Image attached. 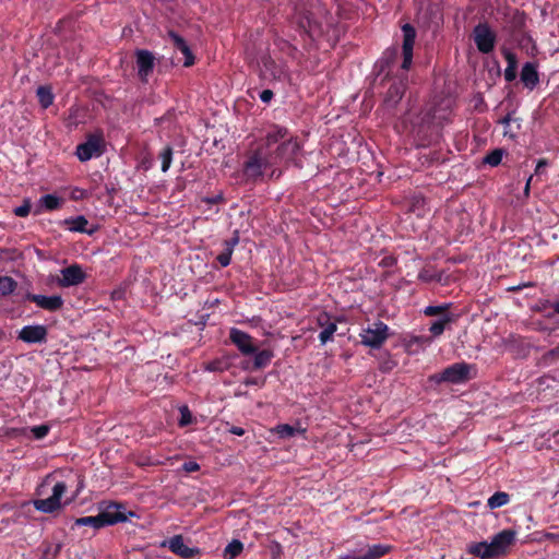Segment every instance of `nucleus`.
I'll return each instance as SVG.
<instances>
[{"instance_id": "1", "label": "nucleus", "mask_w": 559, "mask_h": 559, "mask_svg": "<svg viewBox=\"0 0 559 559\" xmlns=\"http://www.w3.org/2000/svg\"><path fill=\"white\" fill-rule=\"evenodd\" d=\"M229 340L241 353L242 356H253L252 361H242L243 370H260L267 367L274 357L271 349L259 350L255 340L245 331L231 328L229 331Z\"/></svg>"}, {"instance_id": "2", "label": "nucleus", "mask_w": 559, "mask_h": 559, "mask_svg": "<svg viewBox=\"0 0 559 559\" xmlns=\"http://www.w3.org/2000/svg\"><path fill=\"white\" fill-rule=\"evenodd\" d=\"M271 169L270 179H278L282 170L275 168L267 147H257L251 151L242 166V176L247 183L255 185L264 179V174Z\"/></svg>"}, {"instance_id": "3", "label": "nucleus", "mask_w": 559, "mask_h": 559, "mask_svg": "<svg viewBox=\"0 0 559 559\" xmlns=\"http://www.w3.org/2000/svg\"><path fill=\"white\" fill-rule=\"evenodd\" d=\"M474 367L465 361L455 362L444 368L441 372L431 374L429 381L437 384L443 382L463 384L473 378L471 373Z\"/></svg>"}, {"instance_id": "4", "label": "nucleus", "mask_w": 559, "mask_h": 559, "mask_svg": "<svg viewBox=\"0 0 559 559\" xmlns=\"http://www.w3.org/2000/svg\"><path fill=\"white\" fill-rule=\"evenodd\" d=\"M67 490L68 486L64 481H57L52 486L51 496L45 499L33 500V506L35 510L47 514H51L61 510L64 504H69L71 501L68 500L64 503L61 502V498L67 492Z\"/></svg>"}, {"instance_id": "5", "label": "nucleus", "mask_w": 559, "mask_h": 559, "mask_svg": "<svg viewBox=\"0 0 559 559\" xmlns=\"http://www.w3.org/2000/svg\"><path fill=\"white\" fill-rule=\"evenodd\" d=\"M472 37L479 52L488 55L493 51L497 34L487 22L475 25Z\"/></svg>"}, {"instance_id": "6", "label": "nucleus", "mask_w": 559, "mask_h": 559, "mask_svg": "<svg viewBox=\"0 0 559 559\" xmlns=\"http://www.w3.org/2000/svg\"><path fill=\"white\" fill-rule=\"evenodd\" d=\"M104 526H110L118 523H124L130 518L136 516L133 511H127L126 504L122 502L110 501L99 511Z\"/></svg>"}, {"instance_id": "7", "label": "nucleus", "mask_w": 559, "mask_h": 559, "mask_svg": "<svg viewBox=\"0 0 559 559\" xmlns=\"http://www.w3.org/2000/svg\"><path fill=\"white\" fill-rule=\"evenodd\" d=\"M293 22L301 33L313 37L321 32L320 24L314 20L313 14L304 4L296 5L293 14Z\"/></svg>"}, {"instance_id": "8", "label": "nucleus", "mask_w": 559, "mask_h": 559, "mask_svg": "<svg viewBox=\"0 0 559 559\" xmlns=\"http://www.w3.org/2000/svg\"><path fill=\"white\" fill-rule=\"evenodd\" d=\"M361 343L371 348H380L389 337V326L382 321H376L360 333Z\"/></svg>"}, {"instance_id": "9", "label": "nucleus", "mask_w": 559, "mask_h": 559, "mask_svg": "<svg viewBox=\"0 0 559 559\" xmlns=\"http://www.w3.org/2000/svg\"><path fill=\"white\" fill-rule=\"evenodd\" d=\"M301 146L297 139L290 138L280 143L274 150H270L271 158L276 166L281 160L286 163L295 162Z\"/></svg>"}, {"instance_id": "10", "label": "nucleus", "mask_w": 559, "mask_h": 559, "mask_svg": "<svg viewBox=\"0 0 559 559\" xmlns=\"http://www.w3.org/2000/svg\"><path fill=\"white\" fill-rule=\"evenodd\" d=\"M516 531L506 528L496 534L489 543L495 557L506 556L509 552L511 546L515 544Z\"/></svg>"}, {"instance_id": "11", "label": "nucleus", "mask_w": 559, "mask_h": 559, "mask_svg": "<svg viewBox=\"0 0 559 559\" xmlns=\"http://www.w3.org/2000/svg\"><path fill=\"white\" fill-rule=\"evenodd\" d=\"M403 32V45H402V55L403 61L400 66V69L403 71H408L412 62H413V49L415 45L416 38V29L411 24L406 23L402 27Z\"/></svg>"}, {"instance_id": "12", "label": "nucleus", "mask_w": 559, "mask_h": 559, "mask_svg": "<svg viewBox=\"0 0 559 559\" xmlns=\"http://www.w3.org/2000/svg\"><path fill=\"white\" fill-rule=\"evenodd\" d=\"M60 273L61 276L57 278V284L60 287L78 286L82 284L86 278L85 272L78 263H73L62 269Z\"/></svg>"}, {"instance_id": "13", "label": "nucleus", "mask_w": 559, "mask_h": 559, "mask_svg": "<svg viewBox=\"0 0 559 559\" xmlns=\"http://www.w3.org/2000/svg\"><path fill=\"white\" fill-rule=\"evenodd\" d=\"M135 58L139 79L141 82L146 83L154 70L155 57L150 50L138 49L135 51Z\"/></svg>"}, {"instance_id": "14", "label": "nucleus", "mask_w": 559, "mask_h": 559, "mask_svg": "<svg viewBox=\"0 0 559 559\" xmlns=\"http://www.w3.org/2000/svg\"><path fill=\"white\" fill-rule=\"evenodd\" d=\"M407 86V75L399 76L392 80L385 96L384 104L386 107H395L402 99Z\"/></svg>"}, {"instance_id": "15", "label": "nucleus", "mask_w": 559, "mask_h": 559, "mask_svg": "<svg viewBox=\"0 0 559 559\" xmlns=\"http://www.w3.org/2000/svg\"><path fill=\"white\" fill-rule=\"evenodd\" d=\"M47 335L45 325H25L19 331L17 338L27 344H43L47 342Z\"/></svg>"}, {"instance_id": "16", "label": "nucleus", "mask_w": 559, "mask_h": 559, "mask_svg": "<svg viewBox=\"0 0 559 559\" xmlns=\"http://www.w3.org/2000/svg\"><path fill=\"white\" fill-rule=\"evenodd\" d=\"M100 140L97 136L91 135L88 139L76 146L75 155L79 160L87 162L94 156L102 155Z\"/></svg>"}, {"instance_id": "17", "label": "nucleus", "mask_w": 559, "mask_h": 559, "mask_svg": "<svg viewBox=\"0 0 559 559\" xmlns=\"http://www.w3.org/2000/svg\"><path fill=\"white\" fill-rule=\"evenodd\" d=\"M26 299L36 304L37 307L52 312L63 307V299L59 295L44 296L28 293Z\"/></svg>"}, {"instance_id": "18", "label": "nucleus", "mask_w": 559, "mask_h": 559, "mask_svg": "<svg viewBox=\"0 0 559 559\" xmlns=\"http://www.w3.org/2000/svg\"><path fill=\"white\" fill-rule=\"evenodd\" d=\"M166 544L168 545V548L171 552L183 559H191L200 552L199 548H191L187 546L181 535L173 536L167 542H164L163 546H165Z\"/></svg>"}, {"instance_id": "19", "label": "nucleus", "mask_w": 559, "mask_h": 559, "mask_svg": "<svg viewBox=\"0 0 559 559\" xmlns=\"http://www.w3.org/2000/svg\"><path fill=\"white\" fill-rule=\"evenodd\" d=\"M397 58L399 49L396 47L385 49L377 63L379 73L384 74L385 78L391 76Z\"/></svg>"}, {"instance_id": "20", "label": "nucleus", "mask_w": 559, "mask_h": 559, "mask_svg": "<svg viewBox=\"0 0 559 559\" xmlns=\"http://www.w3.org/2000/svg\"><path fill=\"white\" fill-rule=\"evenodd\" d=\"M520 79L526 88L533 91L539 83L537 64L533 62H525L522 67Z\"/></svg>"}, {"instance_id": "21", "label": "nucleus", "mask_w": 559, "mask_h": 559, "mask_svg": "<svg viewBox=\"0 0 559 559\" xmlns=\"http://www.w3.org/2000/svg\"><path fill=\"white\" fill-rule=\"evenodd\" d=\"M168 37L170 38L174 47L178 49L185 56V67H191L194 64V55L188 46L187 41L183 37L177 34L175 31L168 32Z\"/></svg>"}, {"instance_id": "22", "label": "nucleus", "mask_w": 559, "mask_h": 559, "mask_svg": "<svg viewBox=\"0 0 559 559\" xmlns=\"http://www.w3.org/2000/svg\"><path fill=\"white\" fill-rule=\"evenodd\" d=\"M318 323L322 328V331L319 333V340L321 344H326L332 340L333 334L337 330L336 322L331 321V318L326 312H322L318 317Z\"/></svg>"}, {"instance_id": "23", "label": "nucleus", "mask_w": 559, "mask_h": 559, "mask_svg": "<svg viewBox=\"0 0 559 559\" xmlns=\"http://www.w3.org/2000/svg\"><path fill=\"white\" fill-rule=\"evenodd\" d=\"M392 550V546L383 544H374L368 547L367 551L360 555H347L340 559H379L388 555Z\"/></svg>"}, {"instance_id": "24", "label": "nucleus", "mask_w": 559, "mask_h": 559, "mask_svg": "<svg viewBox=\"0 0 559 559\" xmlns=\"http://www.w3.org/2000/svg\"><path fill=\"white\" fill-rule=\"evenodd\" d=\"M288 135V130L285 127L274 124L265 134L263 143L259 144L258 147H267L273 150L272 146L278 144L280 141H285Z\"/></svg>"}, {"instance_id": "25", "label": "nucleus", "mask_w": 559, "mask_h": 559, "mask_svg": "<svg viewBox=\"0 0 559 559\" xmlns=\"http://www.w3.org/2000/svg\"><path fill=\"white\" fill-rule=\"evenodd\" d=\"M239 242L238 231L234 233V236L229 239L224 240V250L216 257L217 262L222 267H226L230 264L231 255L235 247Z\"/></svg>"}, {"instance_id": "26", "label": "nucleus", "mask_w": 559, "mask_h": 559, "mask_svg": "<svg viewBox=\"0 0 559 559\" xmlns=\"http://www.w3.org/2000/svg\"><path fill=\"white\" fill-rule=\"evenodd\" d=\"M63 224L68 226L70 231L87 234L90 236H92L97 229L96 227L88 229V221L83 215L66 218Z\"/></svg>"}, {"instance_id": "27", "label": "nucleus", "mask_w": 559, "mask_h": 559, "mask_svg": "<svg viewBox=\"0 0 559 559\" xmlns=\"http://www.w3.org/2000/svg\"><path fill=\"white\" fill-rule=\"evenodd\" d=\"M466 551L479 559H495V554L491 550L489 543L487 542H477L471 543L467 545Z\"/></svg>"}, {"instance_id": "28", "label": "nucleus", "mask_w": 559, "mask_h": 559, "mask_svg": "<svg viewBox=\"0 0 559 559\" xmlns=\"http://www.w3.org/2000/svg\"><path fill=\"white\" fill-rule=\"evenodd\" d=\"M36 95L38 98V103L44 109H47L52 105L55 96L49 86L41 85L37 88Z\"/></svg>"}, {"instance_id": "29", "label": "nucleus", "mask_w": 559, "mask_h": 559, "mask_svg": "<svg viewBox=\"0 0 559 559\" xmlns=\"http://www.w3.org/2000/svg\"><path fill=\"white\" fill-rule=\"evenodd\" d=\"M510 502V495L504 491H497L487 500V507L491 510L503 507Z\"/></svg>"}, {"instance_id": "30", "label": "nucleus", "mask_w": 559, "mask_h": 559, "mask_svg": "<svg viewBox=\"0 0 559 559\" xmlns=\"http://www.w3.org/2000/svg\"><path fill=\"white\" fill-rule=\"evenodd\" d=\"M452 321L453 318L451 316H443L431 323L429 332L432 336H440Z\"/></svg>"}, {"instance_id": "31", "label": "nucleus", "mask_w": 559, "mask_h": 559, "mask_svg": "<svg viewBox=\"0 0 559 559\" xmlns=\"http://www.w3.org/2000/svg\"><path fill=\"white\" fill-rule=\"evenodd\" d=\"M62 204V199L55 194H45L39 199V205L46 211L58 210Z\"/></svg>"}, {"instance_id": "32", "label": "nucleus", "mask_w": 559, "mask_h": 559, "mask_svg": "<svg viewBox=\"0 0 559 559\" xmlns=\"http://www.w3.org/2000/svg\"><path fill=\"white\" fill-rule=\"evenodd\" d=\"M74 525L76 526H91L95 530H99L104 526L100 513L95 516H82L75 520Z\"/></svg>"}, {"instance_id": "33", "label": "nucleus", "mask_w": 559, "mask_h": 559, "mask_svg": "<svg viewBox=\"0 0 559 559\" xmlns=\"http://www.w3.org/2000/svg\"><path fill=\"white\" fill-rule=\"evenodd\" d=\"M243 550V544L239 539H233L224 549V559H235Z\"/></svg>"}, {"instance_id": "34", "label": "nucleus", "mask_w": 559, "mask_h": 559, "mask_svg": "<svg viewBox=\"0 0 559 559\" xmlns=\"http://www.w3.org/2000/svg\"><path fill=\"white\" fill-rule=\"evenodd\" d=\"M265 71L270 72L273 79L281 80L284 73L283 68L278 66L271 57L262 59Z\"/></svg>"}, {"instance_id": "35", "label": "nucleus", "mask_w": 559, "mask_h": 559, "mask_svg": "<svg viewBox=\"0 0 559 559\" xmlns=\"http://www.w3.org/2000/svg\"><path fill=\"white\" fill-rule=\"evenodd\" d=\"M17 287V283L10 276H0V295L9 296Z\"/></svg>"}, {"instance_id": "36", "label": "nucleus", "mask_w": 559, "mask_h": 559, "mask_svg": "<svg viewBox=\"0 0 559 559\" xmlns=\"http://www.w3.org/2000/svg\"><path fill=\"white\" fill-rule=\"evenodd\" d=\"M442 276L443 272H437L430 269H423L418 274V278L425 283H440L442 281Z\"/></svg>"}, {"instance_id": "37", "label": "nucleus", "mask_w": 559, "mask_h": 559, "mask_svg": "<svg viewBox=\"0 0 559 559\" xmlns=\"http://www.w3.org/2000/svg\"><path fill=\"white\" fill-rule=\"evenodd\" d=\"M450 308V304H443L439 306H428L424 309V314L427 317H436L440 318L443 316H451L448 310Z\"/></svg>"}, {"instance_id": "38", "label": "nucleus", "mask_w": 559, "mask_h": 559, "mask_svg": "<svg viewBox=\"0 0 559 559\" xmlns=\"http://www.w3.org/2000/svg\"><path fill=\"white\" fill-rule=\"evenodd\" d=\"M173 155H174V150L170 145H166L163 151L159 153L158 157L159 159L162 160V171L163 173H166L170 165H171V162H173Z\"/></svg>"}, {"instance_id": "39", "label": "nucleus", "mask_w": 559, "mask_h": 559, "mask_svg": "<svg viewBox=\"0 0 559 559\" xmlns=\"http://www.w3.org/2000/svg\"><path fill=\"white\" fill-rule=\"evenodd\" d=\"M502 156L503 151L501 148L492 150L484 157V164H488L492 167H496L501 163Z\"/></svg>"}, {"instance_id": "40", "label": "nucleus", "mask_w": 559, "mask_h": 559, "mask_svg": "<svg viewBox=\"0 0 559 559\" xmlns=\"http://www.w3.org/2000/svg\"><path fill=\"white\" fill-rule=\"evenodd\" d=\"M298 430L288 425V424H281V425H277L276 428H275V432L278 435L280 438L282 439H288V438H292L296 435Z\"/></svg>"}, {"instance_id": "41", "label": "nucleus", "mask_w": 559, "mask_h": 559, "mask_svg": "<svg viewBox=\"0 0 559 559\" xmlns=\"http://www.w3.org/2000/svg\"><path fill=\"white\" fill-rule=\"evenodd\" d=\"M62 549V544H47L44 549V556L50 559H56Z\"/></svg>"}, {"instance_id": "42", "label": "nucleus", "mask_w": 559, "mask_h": 559, "mask_svg": "<svg viewBox=\"0 0 559 559\" xmlns=\"http://www.w3.org/2000/svg\"><path fill=\"white\" fill-rule=\"evenodd\" d=\"M228 368L226 361L221 359H215L206 364L205 370L211 372H223Z\"/></svg>"}, {"instance_id": "43", "label": "nucleus", "mask_w": 559, "mask_h": 559, "mask_svg": "<svg viewBox=\"0 0 559 559\" xmlns=\"http://www.w3.org/2000/svg\"><path fill=\"white\" fill-rule=\"evenodd\" d=\"M552 301L549 299H539L535 306L533 307V310L539 313H543V316L546 318V313L551 311Z\"/></svg>"}, {"instance_id": "44", "label": "nucleus", "mask_w": 559, "mask_h": 559, "mask_svg": "<svg viewBox=\"0 0 559 559\" xmlns=\"http://www.w3.org/2000/svg\"><path fill=\"white\" fill-rule=\"evenodd\" d=\"M180 419H179V426L186 427L190 424H192V414L189 411L188 406L180 407Z\"/></svg>"}, {"instance_id": "45", "label": "nucleus", "mask_w": 559, "mask_h": 559, "mask_svg": "<svg viewBox=\"0 0 559 559\" xmlns=\"http://www.w3.org/2000/svg\"><path fill=\"white\" fill-rule=\"evenodd\" d=\"M31 431L35 439L40 440L49 433L50 427L48 425L34 426Z\"/></svg>"}, {"instance_id": "46", "label": "nucleus", "mask_w": 559, "mask_h": 559, "mask_svg": "<svg viewBox=\"0 0 559 559\" xmlns=\"http://www.w3.org/2000/svg\"><path fill=\"white\" fill-rule=\"evenodd\" d=\"M32 205L29 200H24L23 204L15 207L13 213L19 217H26L31 212Z\"/></svg>"}, {"instance_id": "47", "label": "nucleus", "mask_w": 559, "mask_h": 559, "mask_svg": "<svg viewBox=\"0 0 559 559\" xmlns=\"http://www.w3.org/2000/svg\"><path fill=\"white\" fill-rule=\"evenodd\" d=\"M502 55L508 63L507 67H512V68H516L518 69V57L514 52L508 50V49H504L502 51Z\"/></svg>"}, {"instance_id": "48", "label": "nucleus", "mask_w": 559, "mask_h": 559, "mask_svg": "<svg viewBox=\"0 0 559 559\" xmlns=\"http://www.w3.org/2000/svg\"><path fill=\"white\" fill-rule=\"evenodd\" d=\"M546 318L549 320H555L559 323V299L556 301H552L551 311L546 313Z\"/></svg>"}, {"instance_id": "49", "label": "nucleus", "mask_w": 559, "mask_h": 559, "mask_svg": "<svg viewBox=\"0 0 559 559\" xmlns=\"http://www.w3.org/2000/svg\"><path fill=\"white\" fill-rule=\"evenodd\" d=\"M182 471H185L186 473H193V472H198L200 471V464L197 463L195 461H188V462H185L182 464Z\"/></svg>"}, {"instance_id": "50", "label": "nucleus", "mask_w": 559, "mask_h": 559, "mask_svg": "<svg viewBox=\"0 0 559 559\" xmlns=\"http://www.w3.org/2000/svg\"><path fill=\"white\" fill-rule=\"evenodd\" d=\"M516 68L507 67L504 70V80L507 82H512L516 79Z\"/></svg>"}, {"instance_id": "51", "label": "nucleus", "mask_w": 559, "mask_h": 559, "mask_svg": "<svg viewBox=\"0 0 559 559\" xmlns=\"http://www.w3.org/2000/svg\"><path fill=\"white\" fill-rule=\"evenodd\" d=\"M87 197V192L83 189H80V188H75L72 192H71V199L74 200V201H79V200H83Z\"/></svg>"}, {"instance_id": "52", "label": "nucleus", "mask_w": 559, "mask_h": 559, "mask_svg": "<svg viewBox=\"0 0 559 559\" xmlns=\"http://www.w3.org/2000/svg\"><path fill=\"white\" fill-rule=\"evenodd\" d=\"M264 380L263 379H260V378H254V377H248L246 378V380L243 381V383L246 385H259V386H262L264 385Z\"/></svg>"}, {"instance_id": "53", "label": "nucleus", "mask_w": 559, "mask_h": 559, "mask_svg": "<svg viewBox=\"0 0 559 559\" xmlns=\"http://www.w3.org/2000/svg\"><path fill=\"white\" fill-rule=\"evenodd\" d=\"M259 96L263 103H270L274 96V93L271 90H263Z\"/></svg>"}, {"instance_id": "54", "label": "nucleus", "mask_w": 559, "mask_h": 559, "mask_svg": "<svg viewBox=\"0 0 559 559\" xmlns=\"http://www.w3.org/2000/svg\"><path fill=\"white\" fill-rule=\"evenodd\" d=\"M224 201V197L222 193L217 194V195H214V197H207L204 199V202H206L207 204H218L221 202Z\"/></svg>"}, {"instance_id": "55", "label": "nucleus", "mask_w": 559, "mask_h": 559, "mask_svg": "<svg viewBox=\"0 0 559 559\" xmlns=\"http://www.w3.org/2000/svg\"><path fill=\"white\" fill-rule=\"evenodd\" d=\"M49 480H50V475H48V476L43 480V483H41V484L36 488V495H37V496H43V495H44V490H45L46 486H48Z\"/></svg>"}, {"instance_id": "56", "label": "nucleus", "mask_w": 559, "mask_h": 559, "mask_svg": "<svg viewBox=\"0 0 559 559\" xmlns=\"http://www.w3.org/2000/svg\"><path fill=\"white\" fill-rule=\"evenodd\" d=\"M548 165L547 163V159L545 158H542L537 162V165H536V168H535V174L536 175H540L544 170V168Z\"/></svg>"}, {"instance_id": "57", "label": "nucleus", "mask_w": 559, "mask_h": 559, "mask_svg": "<svg viewBox=\"0 0 559 559\" xmlns=\"http://www.w3.org/2000/svg\"><path fill=\"white\" fill-rule=\"evenodd\" d=\"M228 431L233 435H236V436H243L245 435V429L241 428V427H238V426H231Z\"/></svg>"}, {"instance_id": "58", "label": "nucleus", "mask_w": 559, "mask_h": 559, "mask_svg": "<svg viewBox=\"0 0 559 559\" xmlns=\"http://www.w3.org/2000/svg\"><path fill=\"white\" fill-rule=\"evenodd\" d=\"M513 120L512 115L507 114L499 122L503 124L506 128L510 127L511 121Z\"/></svg>"}, {"instance_id": "59", "label": "nucleus", "mask_w": 559, "mask_h": 559, "mask_svg": "<svg viewBox=\"0 0 559 559\" xmlns=\"http://www.w3.org/2000/svg\"><path fill=\"white\" fill-rule=\"evenodd\" d=\"M532 179H533V176L531 175L527 180H526V183H525V188H524V194L526 197L530 195V189H531V182H532Z\"/></svg>"}, {"instance_id": "60", "label": "nucleus", "mask_w": 559, "mask_h": 559, "mask_svg": "<svg viewBox=\"0 0 559 559\" xmlns=\"http://www.w3.org/2000/svg\"><path fill=\"white\" fill-rule=\"evenodd\" d=\"M557 356H559V347H557V348H554V349L549 350V352L545 355V357H546V358H548V357H551V358H552V357H557Z\"/></svg>"}, {"instance_id": "61", "label": "nucleus", "mask_w": 559, "mask_h": 559, "mask_svg": "<svg viewBox=\"0 0 559 559\" xmlns=\"http://www.w3.org/2000/svg\"><path fill=\"white\" fill-rule=\"evenodd\" d=\"M528 286H533V284L532 283H527V284L519 285V286L509 288V290H511V292H519V290L522 289V287H528Z\"/></svg>"}, {"instance_id": "62", "label": "nucleus", "mask_w": 559, "mask_h": 559, "mask_svg": "<svg viewBox=\"0 0 559 559\" xmlns=\"http://www.w3.org/2000/svg\"><path fill=\"white\" fill-rule=\"evenodd\" d=\"M547 538L548 539H552V540H556V542H559V533L558 534H547Z\"/></svg>"}, {"instance_id": "63", "label": "nucleus", "mask_w": 559, "mask_h": 559, "mask_svg": "<svg viewBox=\"0 0 559 559\" xmlns=\"http://www.w3.org/2000/svg\"><path fill=\"white\" fill-rule=\"evenodd\" d=\"M423 119H424V120H426V119H427V120H429V121H430V120L432 119V115H431V112H427V114H425V116H424V118H423Z\"/></svg>"}]
</instances>
